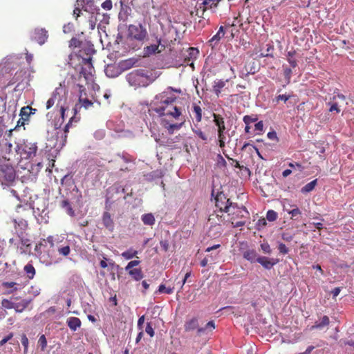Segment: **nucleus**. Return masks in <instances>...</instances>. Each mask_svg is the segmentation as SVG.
<instances>
[{
	"instance_id": "obj_25",
	"label": "nucleus",
	"mask_w": 354,
	"mask_h": 354,
	"mask_svg": "<svg viewBox=\"0 0 354 354\" xmlns=\"http://www.w3.org/2000/svg\"><path fill=\"white\" fill-rule=\"evenodd\" d=\"M192 112L195 118V121L197 124L201 122L202 120V109L197 103H194L192 107Z\"/></svg>"
},
{
	"instance_id": "obj_16",
	"label": "nucleus",
	"mask_w": 354,
	"mask_h": 354,
	"mask_svg": "<svg viewBox=\"0 0 354 354\" xmlns=\"http://www.w3.org/2000/svg\"><path fill=\"white\" fill-rule=\"evenodd\" d=\"M124 188L120 186H113L109 188V190L106 196V201H109L111 203L119 200L120 197H113L114 194H124Z\"/></svg>"
},
{
	"instance_id": "obj_1",
	"label": "nucleus",
	"mask_w": 354,
	"mask_h": 354,
	"mask_svg": "<svg viewBox=\"0 0 354 354\" xmlns=\"http://www.w3.org/2000/svg\"><path fill=\"white\" fill-rule=\"evenodd\" d=\"M177 97L167 91L162 92L156 95L152 102L153 111L160 116L169 117L171 120L178 121L172 123L171 120L163 118L161 125L170 135L180 130L185 122V119L182 113V109L176 104Z\"/></svg>"
},
{
	"instance_id": "obj_42",
	"label": "nucleus",
	"mask_w": 354,
	"mask_h": 354,
	"mask_svg": "<svg viewBox=\"0 0 354 354\" xmlns=\"http://www.w3.org/2000/svg\"><path fill=\"white\" fill-rule=\"evenodd\" d=\"M296 52L295 50L288 51L287 53V60L292 68H295L297 65V61L293 58Z\"/></svg>"
},
{
	"instance_id": "obj_36",
	"label": "nucleus",
	"mask_w": 354,
	"mask_h": 354,
	"mask_svg": "<svg viewBox=\"0 0 354 354\" xmlns=\"http://www.w3.org/2000/svg\"><path fill=\"white\" fill-rule=\"evenodd\" d=\"M22 71H17L13 77L6 84V87L10 86L13 85L14 84L18 82L19 83L22 80Z\"/></svg>"
},
{
	"instance_id": "obj_20",
	"label": "nucleus",
	"mask_w": 354,
	"mask_h": 354,
	"mask_svg": "<svg viewBox=\"0 0 354 354\" xmlns=\"http://www.w3.org/2000/svg\"><path fill=\"white\" fill-rule=\"evenodd\" d=\"M102 223L106 228L112 232L114 229V222L111 218V214L108 212H104L102 215Z\"/></svg>"
},
{
	"instance_id": "obj_30",
	"label": "nucleus",
	"mask_w": 354,
	"mask_h": 354,
	"mask_svg": "<svg viewBox=\"0 0 354 354\" xmlns=\"http://www.w3.org/2000/svg\"><path fill=\"white\" fill-rule=\"evenodd\" d=\"M243 257L250 262L257 261V253L254 250H248L243 252Z\"/></svg>"
},
{
	"instance_id": "obj_13",
	"label": "nucleus",
	"mask_w": 354,
	"mask_h": 354,
	"mask_svg": "<svg viewBox=\"0 0 354 354\" xmlns=\"http://www.w3.org/2000/svg\"><path fill=\"white\" fill-rule=\"evenodd\" d=\"M32 37L39 45H43L48 38V31L45 28H35L32 32Z\"/></svg>"
},
{
	"instance_id": "obj_45",
	"label": "nucleus",
	"mask_w": 354,
	"mask_h": 354,
	"mask_svg": "<svg viewBox=\"0 0 354 354\" xmlns=\"http://www.w3.org/2000/svg\"><path fill=\"white\" fill-rule=\"evenodd\" d=\"M57 250L59 254L67 257L71 252V248L68 245H66L59 247Z\"/></svg>"
},
{
	"instance_id": "obj_53",
	"label": "nucleus",
	"mask_w": 354,
	"mask_h": 354,
	"mask_svg": "<svg viewBox=\"0 0 354 354\" xmlns=\"http://www.w3.org/2000/svg\"><path fill=\"white\" fill-rule=\"evenodd\" d=\"M261 248L265 254H270L272 252L270 245L268 243H263L261 244Z\"/></svg>"
},
{
	"instance_id": "obj_54",
	"label": "nucleus",
	"mask_w": 354,
	"mask_h": 354,
	"mask_svg": "<svg viewBox=\"0 0 354 354\" xmlns=\"http://www.w3.org/2000/svg\"><path fill=\"white\" fill-rule=\"evenodd\" d=\"M140 263V261L138 260H133V261H131L130 262L128 263V264L127 265V266L125 267V270H129L131 268H133L134 267L137 266L138 265H139Z\"/></svg>"
},
{
	"instance_id": "obj_4",
	"label": "nucleus",
	"mask_w": 354,
	"mask_h": 354,
	"mask_svg": "<svg viewBox=\"0 0 354 354\" xmlns=\"http://www.w3.org/2000/svg\"><path fill=\"white\" fill-rule=\"evenodd\" d=\"M78 102H79V104H80V106H79V104H75V107L73 108L74 115H75L77 113V112H78L79 109L81 108V106H84L85 109H88L89 107L92 106L93 104V102L89 100L88 99L82 97V94L80 95V96H79ZM75 119V116H73L72 118H71L68 122L64 127V134L62 136V140H63L64 143L66 142V139H67V136H68L67 133H68L69 128L71 127V124Z\"/></svg>"
},
{
	"instance_id": "obj_49",
	"label": "nucleus",
	"mask_w": 354,
	"mask_h": 354,
	"mask_svg": "<svg viewBox=\"0 0 354 354\" xmlns=\"http://www.w3.org/2000/svg\"><path fill=\"white\" fill-rule=\"evenodd\" d=\"M57 95L56 94L52 95V96L46 102V109H49L55 104Z\"/></svg>"
},
{
	"instance_id": "obj_40",
	"label": "nucleus",
	"mask_w": 354,
	"mask_h": 354,
	"mask_svg": "<svg viewBox=\"0 0 354 354\" xmlns=\"http://www.w3.org/2000/svg\"><path fill=\"white\" fill-rule=\"evenodd\" d=\"M295 208H293L291 210L288 211V213L291 215L290 218L292 220L298 221L301 215V212L300 209L294 206Z\"/></svg>"
},
{
	"instance_id": "obj_3",
	"label": "nucleus",
	"mask_w": 354,
	"mask_h": 354,
	"mask_svg": "<svg viewBox=\"0 0 354 354\" xmlns=\"http://www.w3.org/2000/svg\"><path fill=\"white\" fill-rule=\"evenodd\" d=\"M148 35L146 28L139 24H130L128 27V38L142 42Z\"/></svg>"
},
{
	"instance_id": "obj_56",
	"label": "nucleus",
	"mask_w": 354,
	"mask_h": 354,
	"mask_svg": "<svg viewBox=\"0 0 354 354\" xmlns=\"http://www.w3.org/2000/svg\"><path fill=\"white\" fill-rule=\"evenodd\" d=\"M253 65H254L253 64H250L245 66L246 71H247V73H245L246 75H248V74H254L257 72V70H256L255 67H254Z\"/></svg>"
},
{
	"instance_id": "obj_32",
	"label": "nucleus",
	"mask_w": 354,
	"mask_h": 354,
	"mask_svg": "<svg viewBox=\"0 0 354 354\" xmlns=\"http://www.w3.org/2000/svg\"><path fill=\"white\" fill-rule=\"evenodd\" d=\"M18 297H12L10 299H3L1 300V306L6 309H13L14 308V301L12 300H17Z\"/></svg>"
},
{
	"instance_id": "obj_52",
	"label": "nucleus",
	"mask_w": 354,
	"mask_h": 354,
	"mask_svg": "<svg viewBox=\"0 0 354 354\" xmlns=\"http://www.w3.org/2000/svg\"><path fill=\"white\" fill-rule=\"evenodd\" d=\"M278 250L279 251V253H281L282 254H286L289 252V249L283 243H279Z\"/></svg>"
},
{
	"instance_id": "obj_23",
	"label": "nucleus",
	"mask_w": 354,
	"mask_h": 354,
	"mask_svg": "<svg viewBox=\"0 0 354 354\" xmlns=\"http://www.w3.org/2000/svg\"><path fill=\"white\" fill-rule=\"evenodd\" d=\"M31 302L32 299H22L20 302H15L13 309L16 313H22L28 308Z\"/></svg>"
},
{
	"instance_id": "obj_48",
	"label": "nucleus",
	"mask_w": 354,
	"mask_h": 354,
	"mask_svg": "<svg viewBox=\"0 0 354 354\" xmlns=\"http://www.w3.org/2000/svg\"><path fill=\"white\" fill-rule=\"evenodd\" d=\"M290 97L291 96L290 95H286V94L279 95L275 97L274 100L277 103H279L280 101H283L284 102H286L290 98Z\"/></svg>"
},
{
	"instance_id": "obj_27",
	"label": "nucleus",
	"mask_w": 354,
	"mask_h": 354,
	"mask_svg": "<svg viewBox=\"0 0 354 354\" xmlns=\"http://www.w3.org/2000/svg\"><path fill=\"white\" fill-rule=\"evenodd\" d=\"M225 34V28L223 26H220L218 32L214 35L209 41L211 45H216L220 41L221 39L224 37Z\"/></svg>"
},
{
	"instance_id": "obj_44",
	"label": "nucleus",
	"mask_w": 354,
	"mask_h": 354,
	"mask_svg": "<svg viewBox=\"0 0 354 354\" xmlns=\"http://www.w3.org/2000/svg\"><path fill=\"white\" fill-rule=\"evenodd\" d=\"M84 0H77L76 1V7L73 10V15L75 17V19L77 20V18L80 16L82 13L81 10L80 9V6H82Z\"/></svg>"
},
{
	"instance_id": "obj_51",
	"label": "nucleus",
	"mask_w": 354,
	"mask_h": 354,
	"mask_svg": "<svg viewBox=\"0 0 354 354\" xmlns=\"http://www.w3.org/2000/svg\"><path fill=\"white\" fill-rule=\"evenodd\" d=\"M258 120L257 116L245 115L243 120L245 124H250V123L254 122Z\"/></svg>"
},
{
	"instance_id": "obj_37",
	"label": "nucleus",
	"mask_w": 354,
	"mask_h": 354,
	"mask_svg": "<svg viewBox=\"0 0 354 354\" xmlns=\"http://www.w3.org/2000/svg\"><path fill=\"white\" fill-rule=\"evenodd\" d=\"M330 324V320H329V317L326 315H324L322 318V321L321 322L319 323H316L314 326H312V329H314V328H322L324 326H326L328 325H329Z\"/></svg>"
},
{
	"instance_id": "obj_22",
	"label": "nucleus",
	"mask_w": 354,
	"mask_h": 354,
	"mask_svg": "<svg viewBox=\"0 0 354 354\" xmlns=\"http://www.w3.org/2000/svg\"><path fill=\"white\" fill-rule=\"evenodd\" d=\"M220 0H203L201 4L199 6V9L202 10V12L203 13L207 9H212L213 8H216L219 3Z\"/></svg>"
},
{
	"instance_id": "obj_6",
	"label": "nucleus",
	"mask_w": 354,
	"mask_h": 354,
	"mask_svg": "<svg viewBox=\"0 0 354 354\" xmlns=\"http://www.w3.org/2000/svg\"><path fill=\"white\" fill-rule=\"evenodd\" d=\"M127 79L132 86H145L148 76L142 70H135L127 75Z\"/></svg>"
},
{
	"instance_id": "obj_38",
	"label": "nucleus",
	"mask_w": 354,
	"mask_h": 354,
	"mask_svg": "<svg viewBox=\"0 0 354 354\" xmlns=\"http://www.w3.org/2000/svg\"><path fill=\"white\" fill-rule=\"evenodd\" d=\"M317 180L315 179V180H312L311 182L307 183L306 185H304L302 188H301V192L302 193H308L310 192H311L312 190H313L317 185Z\"/></svg>"
},
{
	"instance_id": "obj_58",
	"label": "nucleus",
	"mask_w": 354,
	"mask_h": 354,
	"mask_svg": "<svg viewBox=\"0 0 354 354\" xmlns=\"http://www.w3.org/2000/svg\"><path fill=\"white\" fill-rule=\"evenodd\" d=\"M13 333H10L8 335L4 337L1 341H0V347L3 346L6 343H7L9 340H10L13 337Z\"/></svg>"
},
{
	"instance_id": "obj_19",
	"label": "nucleus",
	"mask_w": 354,
	"mask_h": 354,
	"mask_svg": "<svg viewBox=\"0 0 354 354\" xmlns=\"http://www.w3.org/2000/svg\"><path fill=\"white\" fill-rule=\"evenodd\" d=\"M227 82H229V80H218L214 82L212 91L218 97L220 96L222 89L225 87Z\"/></svg>"
},
{
	"instance_id": "obj_64",
	"label": "nucleus",
	"mask_w": 354,
	"mask_h": 354,
	"mask_svg": "<svg viewBox=\"0 0 354 354\" xmlns=\"http://www.w3.org/2000/svg\"><path fill=\"white\" fill-rule=\"evenodd\" d=\"M21 342L22 345L24 346V348H28L29 341H28V337H26V335L25 334H23L21 335Z\"/></svg>"
},
{
	"instance_id": "obj_24",
	"label": "nucleus",
	"mask_w": 354,
	"mask_h": 354,
	"mask_svg": "<svg viewBox=\"0 0 354 354\" xmlns=\"http://www.w3.org/2000/svg\"><path fill=\"white\" fill-rule=\"evenodd\" d=\"M36 111L35 109H32L29 106H24L21 109L20 116L24 121H28L31 114H34Z\"/></svg>"
},
{
	"instance_id": "obj_55",
	"label": "nucleus",
	"mask_w": 354,
	"mask_h": 354,
	"mask_svg": "<svg viewBox=\"0 0 354 354\" xmlns=\"http://www.w3.org/2000/svg\"><path fill=\"white\" fill-rule=\"evenodd\" d=\"M101 6L106 10H110L113 7L111 0H106L102 3Z\"/></svg>"
},
{
	"instance_id": "obj_47",
	"label": "nucleus",
	"mask_w": 354,
	"mask_h": 354,
	"mask_svg": "<svg viewBox=\"0 0 354 354\" xmlns=\"http://www.w3.org/2000/svg\"><path fill=\"white\" fill-rule=\"evenodd\" d=\"M38 344L41 346V351H44L47 346V340L44 335L39 337Z\"/></svg>"
},
{
	"instance_id": "obj_61",
	"label": "nucleus",
	"mask_w": 354,
	"mask_h": 354,
	"mask_svg": "<svg viewBox=\"0 0 354 354\" xmlns=\"http://www.w3.org/2000/svg\"><path fill=\"white\" fill-rule=\"evenodd\" d=\"M291 74H292L291 68H290L288 67H285L283 66V75H284L285 77L289 80L290 79Z\"/></svg>"
},
{
	"instance_id": "obj_9",
	"label": "nucleus",
	"mask_w": 354,
	"mask_h": 354,
	"mask_svg": "<svg viewBox=\"0 0 354 354\" xmlns=\"http://www.w3.org/2000/svg\"><path fill=\"white\" fill-rule=\"evenodd\" d=\"M337 99L344 102L346 100V97L342 93L334 91L333 95L330 97L329 101L326 103L327 106H329V112H336L337 113H339L341 111Z\"/></svg>"
},
{
	"instance_id": "obj_15",
	"label": "nucleus",
	"mask_w": 354,
	"mask_h": 354,
	"mask_svg": "<svg viewBox=\"0 0 354 354\" xmlns=\"http://www.w3.org/2000/svg\"><path fill=\"white\" fill-rule=\"evenodd\" d=\"M48 243L45 241L44 239H41L39 243L36 244L35 250L40 256L41 258H44L45 253H47V257H49V250L48 248Z\"/></svg>"
},
{
	"instance_id": "obj_43",
	"label": "nucleus",
	"mask_w": 354,
	"mask_h": 354,
	"mask_svg": "<svg viewBox=\"0 0 354 354\" xmlns=\"http://www.w3.org/2000/svg\"><path fill=\"white\" fill-rule=\"evenodd\" d=\"M215 328V324L214 321H209L207 323L205 326L204 328H198V333L201 334L202 333L205 332V330H210L212 331Z\"/></svg>"
},
{
	"instance_id": "obj_35",
	"label": "nucleus",
	"mask_w": 354,
	"mask_h": 354,
	"mask_svg": "<svg viewBox=\"0 0 354 354\" xmlns=\"http://www.w3.org/2000/svg\"><path fill=\"white\" fill-rule=\"evenodd\" d=\"M138 253V252L137 250H134L133 248H129V250L123 252L121 254V255L125 259L129 260V259H131L133 257H137Z\"/></svg>"
},
{
	"instance_id": "obj_14",
	"label": "nucleus",
	"mask_w": 354,
	"mask_h": 354,
	"mask_svg": "<svg viewBox=\"0 0 354 354\" xmlns=\"http://www.w3.org/2000/svg\"><path fill=\"white\" fill-rule=\"evenodd\" d=\"M160 39L157 40V44H151L143 48V56L144 57H149L156 53H159L161 52V50L159 49V46L160 44Z\"/></svg>"
},
{
	"instance_id": "obj_5",
	"label": "nucleus",
	"mask_w": 354,
	"mask_h": 354,
	"mask_svg": "<svg viewBox=\"0 0 354 354\" xmlns=\"http://www.w3.org/2000/svg\"><path fill=\"white\" fill-rule=\"evenodd\" d=\"M214 122L218 129V145L221 149L225 147L226 142V127L224 118L219 114L213 113Z\"/></svg>"
},
{
	"instance_id": "obj_7",
	"label": "nucleus",
	"mask_w": 354,
	"mask_h": 354,
	"mask_svg": "<svg viewBox=\"0 0 354 354\" xmlns=\"http://www.w3.org/2000/svg\"><path fill=\"white\" fill-rule=\"evenodd\" d=\"M225 213L227 214V216H230V219L231 221H234L239 218H246L249 213L246 208L243 206L239 207L236 203H232V205H230L228 209Z\"/></svg>"
},
{
	"instance_id": "obj_12",
	"label": "nucleus",
	"mask_w": 354,
	"mask_h": 354,
	"mask_svg": "<svg viewBox=\"0 0 354 354\" xmlns=\"http://www.w3.org/2000/svg\"><path fill=\"white\" fill-rule=\"evenodd\" d=\"M208 223L210 227H217V230L221 231V225L225 223V218L223 215H220L216 212H213L209 216Z\"/></svg>"
},
{
	"instance_id": "obj_21",
	"label": "nucleus",
	"mask_w": 354,
	"mask_h": 354,
	"mask_svg": "<svg viewBox=\"0 0 354 354\" xmlns=\"http://www.w3.org/2000/svg\"><path fill=\"white\" fill-rule=\"evenodd\" d=\"M24 153L27 154L28 158L36 156L37 146L35 143H26L24 148Z\"/></svg>"
},
{
	"instance_id": "obj_41",
	"label": "nucleus",
	"mask_w": 354,
	"mask_h": 354,
	"mask_svg": "<svg viewBox=\"0 0 354 354\" xmlns=\"http://www.w3.org/2000/svg\"><path fill=\"white\" fill-rule=\"evenodd\" d=\"M97 21V16L94 13L89 14L87 24L90 30H94L95 28L96 23Z\"/></svg>"
},
{
	"instance_id": "obj_50",
	"label": "nucleus",
	"mask_w": 354,
	"mask_h": 354,
	"mask_svg": "<svg viewBox=\"0 0 354 354\" xmlns=\"http://www.w3.org/2000/svg\"><path fill=\"white\" fill-rule=\"evenodd\" d=\"M2 285H3V286L4 288H14V289L12 290H10V291H9L8 292V294L12 293L14 291L18 290V288L17 287H15V286L17 285V283H15V282H12V281L8 282V281H6V282H3L2 283Z\"/></svg>"
},
{
	"instance_id": "obj_26",
	"label": "nucleus",
	"mask_w": 354,
	"mask_h": 354,
	"mask_svg": "<svg viewBox=\"0 0 354 354\" xmlns=\"http://www.w3.org/2000/svg\"><path fill=\"white\" fill-rule=\"evenodd\" d=\"M66 323L69 328L73 331L77 330V329L80 328L82 324L81 320L75 317H69L67 319Z\"/></svg>"
},
{
	"instance_id": "obj_59",
	"label": "nucleus",
	"mask_w": 354,
	"mask_h": 354,
	"mask_svg": "<svg viewBox=\"0 0 354 354\" xmlns=\"http://www.w3.org/2000/svg\"><path fill=\"white\" fill-rule=\"evenodd\" d=\"M158 291L160 292H166L167 294H171L172 292V289L170 288H166L164 284H161L159 286Z\"/></svg>"
},
{
	"instance_id": "obj_62",
	"label": "nucleus",
	"mask_w": 354,
	"mask_h": 354,
	"mask_svg": "<svg viewBox=\"0 0 354 354\" xmlns=\"http://www.w3.org/2000/svg\"><path fill=\"white\" fill-rule=\"evenodd\" d=\"M267 136L270 140H275L277 142L279 140L277 133L274 131L268 132Z\"/></svg>"
},
{
	"instance_id": "obj_10",
	"label": "nucleus",
	"mask_w": 354,
	"mask_h": 354,
	"mask_svg": "<svg viewBox=\"0 0 354 354\" xmlns=\"http://www.w3.org/2000/svg\"><path fill=\"white\" fill-rule=\"evenodd\" d=\"M337 99L344 102L346 100V97L342 93L334 91L333 95L330 97L329 101L326 103L327 106H329V112H336L337 113H339L341 111Z\"/></svg>"
},
{
	"instance_id": "obj_28",
	"label": "nucleus",
	"mask_w": 354,
	"mask_h": 354,
	"mask_svg": "<svg viewBox=\"0 0 354 354\" xmlns=\"http://www.w3.org/2000/svg\"><path fill=\"white\" fill-rule=\"evenodd\" d=\"M128 271L129 274L136 281H140L143 278L141 268H131Z\"/></svg>"
},
{
	"instance_id": "obj_34",
	"label": "nucleus",
	"mask_w": 354,
	"mask_h": 354,
	"mask_svg": "<svg viewBox=\"0 0 354 354\" xmlns=\"http://www.w3.org/2000/svg\"><path fill=\"white\" fill-rule=\"evenodd\" d=\"M60 206L65 209H66V213L71 216H75V212L74 210L73 209L69 201L68 200H63L62 202H61V204H60Z\"/></svg>"
},
{
	"instance_id": "obj_17",
	"label": "nucleus",
	"mask_w": 354,
	"mask_h": 354,
	"mask_svg": "<svg viewBox=\"0 0 354 354\" xmlns=\"http://www.w3.org/2000/svg\"><path fill=\"white\" fill-rule=\"evenodd\" d=\"M257 261L264 268L270 270L279 262V260L276 259H269L266 257H259L257 259Z\"/></svg>"
},
{
	"instance_id": "obj_46",
	"label": "nucleus",
	"mask_w": 354,
	"mask_h": 354,
	"mask_svg": "<svg viewBox=\"0 0 354 354\" xmlns=\"http://www.w3.org/2000/svg\"><path fill=\"white\" fill-rule=\"evenodd\" d=\"M278 217L277 213L274 210H268L266 214V218L269 221H274Z\"/></svg>"
},
{
	"instance_id": "obj_11",
	"label": "nucleus",
	"mask_w": 354,
	"mask_h": 354,
	"mask_svg": "<svg viewBox=\"0 0 354 354\" xmlns=\"http://www.w3.org/2000/svg\"><path fill=\"white\" fill-rule=\"evenodd\" d=\"M216 206L219 208L221 212H225L230 205H232V202L223 194L218 192L215 197Z\"/></svg>"
},
{
	"instance_id": "obj_18",
	"label": "nucleus",
	"mask_w": 354,
	"mask_h": 354,
	"mask_svg": "<svg viewBox=\"0 0 354 354\" xmlns=\"http://www.w3.org/2000/svg\"><path fill=\"white\" fill-rule=\"evenodd\" d=\"M187 52V55L185 57L184 63L194 67L193 61L197 57L199 52L197 48H189Z\"/></svg>"
},
{
	"instance_id": "obj_63",
	"label": "nucleus",
	"mask_w": 354,
	"mask_h": 354,
	"mask_svg": "<svg viewBox=\"0 0 354 354\" xmlns=\"http://www.w3.org/2000/svg\"><path fill=\"white\" fill-rule=\"evenodd\" d=\"M288 166L292 169L297 168L299 171H302L304 169L303 166L299 162H289Z\"/></svg>"
},
{
	"instance_id": "obj_2",
	"label": "nucleus",
	"mask_w": 354,
	"mask_h": 354,
	"mask_svg": "<svg viewBox=\"0 0 354 354\" xmlns=\"http://www.w3.org/2000/svg\"><path fill=\"white\" fill-rule=\"evenodd\" d=\"M95 50L93 45H85L82 47L79 52V55L82 57V64L84 67L82 68L81 73L85 76L86 74L91 75L94 68L92 64V55L95 53Z\"/></svg>"
},
{
	"instance_id": "obj_8",
	"label": "nucleus",
	"mask_w": 354,
	"mask_h": 354,
	"mask_svg": "<svg viewBox=\"0 0 354 354\" xmlns=\"http://www.w3.org/2000/svg\"><path fill=\"white\" fill-rule=\"evenodd\" d=\"M16 178V171L14 167L8 163L0 165V180L3 179L6 183H12Z\"/></svg>"
},
{
	"instance_id": "obj_57",
	"label": "nucleus",
	"mask_w": 354,
	"mask_h": 354,
	"mask_svg": "<svg viewBox=\"0 0 354 354\" xmlns=\"http://www.w3.org/2000/svg\"><path fill=\"white\" fill-rule=\"evenodd\" d=\"M145 331L147 334L149 335L151 337L154 336V330L151 324V323L148 322L146 326Z\"/></svg>"
},
{
	"instance_id": "obj_60",
	"label": "nucleus",
	"mask_w": 354,
	"mask_h": 354,
	"mask_svg": "<svg viewBox=\"0 0 354 354\" xmlns=\"http://www.w3.org/2000/svg\"><path fill=\"white\" fill-rule=\"evenodd\" d=\"M46 243H48V245L49 246V248H53L55 243H54V237L53 236H48L46 239H44Z\"/></svg>"
},
{
	"instance_id": "obj_29",
	"label": "nucleus",
	"mask_w": 354,
	"mask_h": 354,
	"mask_svg": "<svg viewBox=\"0 0 354 354\" xmlns=\"http://www.w3.org/2000/svg\"><path fill=\"white\" fill-rule=\"evenodd\" d=\"M24 270L29 279H32L34 278L36 273V270L33 265L30 262L27 263L24 266Z\"/></svg>"
},
{
	"instance_id": "obj_31",
	"label": "nucleus",
	"mask_w": 354,
	"mask_h": 354,
	"mask_svg": "<svg viewBox=\"0 0 354 354\" xmlns=\"http://www.w3.org/2000/svg\"><path fill=\"white\" fill-rule=\"evenodd\" d=\"M141 219L143 223L147 225H153L155 223V218L151 213L143 214Z\"/></svg>"
},
{
	"instance_id": "obj_39",
	"label": "nucleus",
	"mask_w": 354,
	"mask_h": 354,
	"mask_svg": "<svg viewBox=\"0 0 354 354\" xmlns=\"http://www.w3.org/2000/svg\"><path fill=\"white\" fill-rule=\"evenodd\" d=\"M194 126L195 127L192 129L194 133L202 140L207 141V136L200 128L197 127L196 124H194Z\"/></svg>"
},
{
	"instance_id": "obj_33",
	"label": "nucleus",
	"mask_w": 354,
	"mask_h": 354,
	"mask_svg": "<svg viewBox=\"0 0 354 354\" xmlns=\"http://www.w3.org/2000/svg\"><path fill=\"white\" fill-rule=\"evenodd\" d=\"M198 320L195 318L192 319L185 324V331H191L198 328Z\"/></svg>"
}]
</instances>
